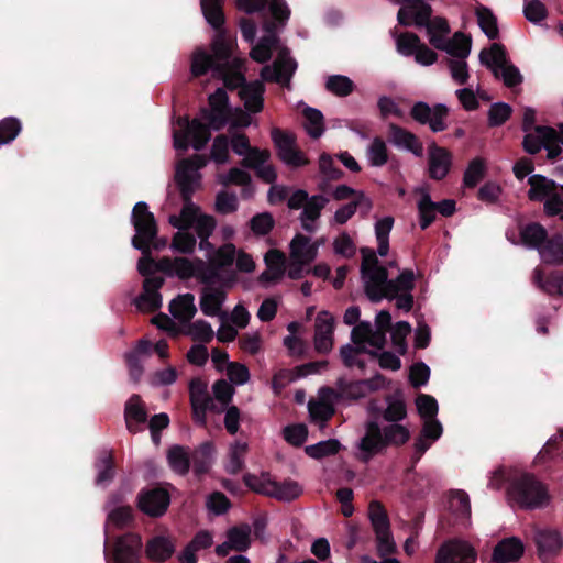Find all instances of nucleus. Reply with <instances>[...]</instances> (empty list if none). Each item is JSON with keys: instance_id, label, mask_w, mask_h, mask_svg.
I'll return each mask as SVG.
<instances>
[{"instance_id": "nucleus-1", "label": "nucleus", "mask_w": 563, "mask_h": 563, "mask_svg": "<svg viewBox=\"0 0 563 563\" xmlns=\"http://www.w3.org/2000/svg\"><path fill=\"white\" fill-rule=\"evenodd\" d=\"M410 439V431L400 423H391L382 428L377 420L365 423V433L360 439L358 460L368 463L374 456L382 454L388 446H401Z\"/></svg>"}, {"instance_id": "nucleus-2", "label": "nucleus", "mask_w": 563, "mask_h": 563, "mask_svg": "<svg viewBox=\"0 0 563 563\" xmlns=\"http://www.w3.org/2000/svg\"><path fill=\"white\" fill-rule=\"evenodd\" d=\"M479 62L492 70L495 78L501 79L507 88H515L523 80L520 70L509 62L506 47L500 43H493L489 49H483Z\"/></svg>"}, {"instance_id": "nucleus-3", "label": "nucleus", "mask_w": 563, "mask_h": 563, "mask_svg": "<svg viewBox=\"0 0 563 563\" xmlns=\"http://www.w3.org/2000/svg\"><path fill=\"white\" fill-rule=\"evenodd\" d=\"M508 493L510 497L525 509L543 507L549 500L547 487L533 475L523 473L515 478Z\"/></svg>"}, {"instance_id": "nucleus-4", "label": "nucleus", "mask_w": 563, "mask_h": 563, "mask_svg": "<svg viewBox=\"0 0 563 563\" xmlns=\"http://www.w3.org/2000/svg\"><path fill=\"white\" fill-rule=\"evenodd\" d=\"M131 222L135 230L131 241L133 247H151V244L158 234V225L146 202L139 201L135 203L131 214Z\"/></svg>"}, {"instance_id": "nucleus-5", "label": "nucleus", "mask_w": 563, "mask_h": 563, "mask_svg": "<svg viewBox=\"0 0 563 563\" xmlns=\"http://www.w3.org/2000/svg\"><path fill=\"white\" fill-rule=\"evenodd\" d=\"M450 113L449 108L443 103H435L430 107L424 101L415 102L410 109V117L419 124L428 125L434 132H442L448 129L445 120Z\"/></svg>"}, {"instance_id": "nucleus-6", "label": "nucleus", "mask_w": 563, "mask_h": 563, "mask_svg": "<svg viewBox=\"0 0 563 563\" xmlns=\"http://www.w3.org/2000/svg\"><path fill=\"white\" fill-rule=\"evenodd\" d=\"M271 136L280 161L294 168L308 165V158L300 150L296 148V137L294 134L287 133L279 128H273Z\"/></svg>"}, {"instance_id": "nucleus-7", "label": "nucleus", "mask_w": 563, "mask_h": 563, "mask_svg": "<svg viewBox=\"0 0 563 563\" xmlns=\"http://www.w3.org/2000/svg\"><path fill=\"white\" fill-rule=\"evenodd\" d=\"M137 508L152 518L162 517L170 504V495L163 487L143 488L139 492Z\"/></svg>"}, {"instance_id": "nucleus-8", "label": "nucleus", "mask_w": 563, "mask_h": 563, "mask_svg": "<svg viewBox=\"0 0 563 563\" xmlns=\"http://www.w3.org/2000/svg\"><path fill=\"white\" fill-rule=\"evenodd\" d=\"M476 559L477 553L468 542L453 539L440 545L435 563H475Z\"/></svg>"}, {"instance_id": "nucleus-9", "label": "nucleus", "mask_w": 563, "mask_h": 563, "mask_svg": "<svg viewBox=\"0 0 563 563\" xmlns=\"http://www.w3.org/2000/svg\"><path fill=\"white\" fill-rule=\"evenodd\" d=\"M142 547V538L139 533L126 532L115 539L112 560L114 563H139Z\"/></svg>"}, {"instance_id": "nucleus-10", "label": "nucleus", "mask_w": 563, "mask_h": 563, "mask_svg": "<svg viewBox=\"0 0 563 563\" xmlns=\"http://www.w3.org/2000/svg\"><path fill=\"white\" fill-rule=\"evenodd\" d=\"M394 3H404L397 13L398 23L402 26L424 24L432 7L423 0H390Z\"/></svg>"}, {"instance_id": "nucleus-11", "label": "nucleus", "mask_w": 563, "mask_h": 563, "mask_svg": "<svg viewBox=\"0 0 563 563\" xmlns=\"http://www.w3.org/2000/svg\"><path fill=\"white\" fill-rule=\"evenodd\" d=\"M296 69L297 62L289 56V51L284 48L274 63V70L272 71L271 68L266 66L262 69L261 76L264 80L276 81L284 86H288Z\"/></svg>"}, {"instance_id": "nucleus-12", "label": "nucleus", "mask_w": 563, "mask_h": 563, "mask_svg": "<svg viewBox=\"0 0 563 563\" xmlns=\"http://www.w3.org/2000/svg\"><path fill=\"white\" fill-rule=\"evenodd\" d=\"M163 277L145 278L143 291L134 299L136 308L144 312H155L162 307V295L159 289L164 286Z\"/></svg>"}, {"instance_id": "nucleus-13", "label": "nucleus", "mask_w": 563, "mask_h": 563, "mask_svg": "<svg viewBox=\"0 0 563 563\" xmlns=\"http://www.w3.org/2000/svg\"><path fill=\"white\" fill-rule=\"evenodd\" d=\"M362 279L364 280V292L373 303H378L386 298L389 279L385 266L372 267L367 275H362Z\"/></svg>"}, {"instance_id": "nucleus-14", "label": "nucleus", "mask_w": 563, "mask_h": 563, "mask_svg": "<svg viewBox=\"0 0 563 563\" xmlns=\"http://www.w3.org/2000/svg\"><path fill=\"white\" fill-rule=\"evenodd\" d=\"M538 556L542 562L556 556L563 547V538L555 529H541L534 534Z\"/></svg>"}, {"instance_id": "nucleus-15", "label": "nucleus", "mask_w": 563, "mask_h": 563, "mask_svg": "<svg viewBox=\"0 0 563 563\" xmlns=\"http://www.w3.org/2000/svg\"><path fill=\"white\" fill-rule=\"evenodd\" d=\"M431 45L446 52L452 57L465 59L471 53L472 40L463 32H455L452 40L432 36Z\"/></svg>"}, {"instance_id": "nucleus-16", "label": "nucleus", "mask_w": 563, "mask_h": 563, "mask_svg": "<svg viewBox=\"0 0 563 563\" xmlns=\"http://www.w3.org/2000/svg\"><path fill=\"white\" fill-rule=\"evenodd\" d=\"M451 153L435 143L429 146V176L434 180H442L451 169Z\"/></svg>"}, {"instance_id": "nucleus-17", "label": "nucleus", "mask_w": 563, "mask_h": 563, "mask_svg": "<svg viewBox=\"0 0 563 563\" xmlns=\"http://www.w3.org/2000/svg\"><path fill=\"white\" fill-rule=\"evenodd\" d=\"M388 135L389 141L394 145L406 148L407 151L415 154L417 157H422L423 145L419 137L412 132L406 130L402 126H399L396 123H389Z\"/></svg>"}, {"instance_id": "nucleus-18", "label": "nucleus", "mask_w": 563, "mask_h": 563, "mask_svg": "<svg viewBox=\"0 0 563 563\" xmlns=\"http://www.w3.org/2000/svg\"><path fill=\"white\" fill-rule=\"evenodd\" d=\"M523 552L525 545L519 538H505L495 545L492 559L495 563L516 562L523 555Z\"/></svg>"}, {"instance_id": "nucleus-19", "label": "nucleus", "mask_w": 563, "mask_h": 563, "mask_svg": "<svg viewBox=\"0 0 563 563\" xmlns=\"http://www.w3.org/2000/svg\"><path fill=\"white\" fill-rule=\"evenodd\" d=\"M124 420L130 433L135 434L143 430L141 424L146 422L147 412L140 395L133 394L125 402Z\"/></svg>"}, {"instance_id": "nucleus-20", "label": "nucleus", "mask_w": 563, "mask_h": 563, "mask_svg": "<svg viewBox=\"0 0 563 563\" xmlns=\"http://www.w3.org/2000/svg\"><path fill=\"white\" fill-rule=\"evenodd\" d=\"M265 86L260 80L246 82L240 90L239 97L250 113H258L264 108Z\"/></svg>"}, {"instance_id": "nucleus-21", "label": "nucleus", "mask_w": 563, "mask_h": 563, "mask_svg": "<svg viewBox=\"0 0 563 563\" xmlns=\"http://www.w3.org/2000/svg\"><path fill=\"white\" fill-rule=\"evenodd\" d=\"M152 350V343L148 340L142 339L140 340L135 347L131 351H128L124 354L125 364L129 368L130 378L137 383L143 375V365L141 357L143 355H148Z\"/></svg>"}, {"instance_id": "nucleus-22", "label": "nucleus", "mask_w": 563, "mask_h": 563, "mask_svg": "<svg viewBox=\"0 0 563 563\" xmlns=\"http://www.w3.org/2000/svg\"><path fill=\"white\" fill-rule=\"evenodd\" d=\"M265 264L267 268L260 275L262 283H276L285 274V255L279 250L273 249L265 254Z\"/></svg>"}, {"instance_id": "nucleus-23", "label": "nucleus", "mask_w": 563, "mask_h": 563, "mask_svg": "<svg viewBox=\"0 0 563 563\" xmlns=\"http://www.w3.org/2000/svg\"><path fill=\"white\" fill-rule=\"evenodd\" d=\"M175 552L173 541L164 536H155L151 538L145 545V554L148 560L163 563L167 561Z\"/></svg>"}, {"instance_id": "nucleus-24", "label": "nucleus", "mask_w": 563, "mask_h": 563, "mask_svg": "<svg viewBox=\"0 0 563 563\" xmlns=\"http://www.w3.org/2000/svg\"><path fill=\"white\" fill-rule=\"evenodd\" d=\"M528 185L530 187L527 192L528 199L534 202H544L560 184L541 174H533L529 176Z\"/></svg>"}, {"instance_id": "nucleus-25", "label": "nucleus", "mask_w": 563, "mask_h": 563, "mask_svg": "<svg viewBox=\"0 0 563 563\" xmlns=\"http://www.w3.org/2000/svg\"><path fill=\"white\" fill-rule=\"evenodd\" d=\"M195 296L190 292L178 295L169 303V312L181 323L190 322L197 312Z\"/></svg>"}, {"instance_id": "nucleus-26", "label": "nucleus", "mask_w": 563, "mask_h": 563, "mask_svg": "<svg viewBox=\"0 0 563 563\" xmlns=\"http://www.w3.org/2000/svg\"><path fill=\"white\" fill-rule=\"evenodd\" d=\"M533 282L541 290H543L545 294H548L550 296H555V295L563 296V272L562 271H553L544 277L543 272L541 269L537 268V269H534V273H533Z\"/></svg>"}, {"instance_id": "nucleus-27", "label": "nucleus", "mask_w": 563, "mask_h": 563, "mask_svg": "<svg viewBox=\"0 0 563 563\" xmlns=\"http://www.w3.org/2000/svg\"><path fill=\"white\" fill-rule=\"evenodd\" d=\"M97 470L96 484L108 485L115 475L114 455L112 450H103L99 453L95 462Z\"/></svg>"}, {"instance_id": "nucleus-28", "label": "nucleus", "mask_w": 563, "mask_h": 563, "mask_svg": "<svg viewBox=\"0 0 563 563\" xmlns=\"http://www.w3.org/2000/svg\"><path fill=\"white\" fill-rule=\"evenodd\" d=\"M222 0H200V7L206 21L216 31H223L225 15Z\"/></svg>"}, {"instance_id": "nucleus-29", "label": "nucleus", "mask_w": 563, "mask_h": 563, "mask_svg": "<svg viewBox=\"0 0 563 563\" xmlns=\"http://www.w3.org/2000/svg\"><path fill=\"white\" fill-rule=\"evenodd\" d=\"M549 235L547 229L539 222H530L520 229V239L529 249L540 252Z\"/></svg>"}, {"instance_id": "nucleus-30", "label": "nucleus", "mask_w": 563, "mask_h": 563, "mask_svg": "<svg viewBox=\"0 0 563 563\" xmlns=\"http://www.w3.org/2000/svg\"><path fill=\"white\" fill-rule=\"evenodd\" d=\"M365 380L349 382L345 378L336 380V389L329 388L335 400H356L365 396Z\"/></svg>"}, {"instance_id": "nucleus-31", "label": "nucleus", "mask_w": 563, "mask_h": 563, "mask_svg": "<svg viewBox=\"0 0 563 563\" xmlns=\"http://www.w3.org/2000/svg\"><path fill=\"white\" fill-rule=\"evenodd\" d=\"M252 528L249 523L235 525L227 530V540L232 545L233 551L245 552L252 543Z\"/></svg>"}, {"instance_id": "nucleus-32", "label": "nucleus", "mask_w": 563, "mask_h": 563, "mask_svg": "<svg viewBox=\"0 0 563 563\" xmlns=\"http://www.w3.org/2000/svg\"><path fill=\"white\" fill-rule=\"evenodd\" d=\"M214 454V445L210 441L201 443L195 449L190 459L194 465V471L197 475H202L209 472Z\"/></svg>"}, {"instance_id": "nucleus-33", "label": "nucleus", "mask_w": 563, "mask_h": 563, "mask_svg": "<svg viewBox=\"0 0 563 563\" xmlns=\"http://www.w3.org/2000/svg\"><path fill=\"white\" fill-rule=\"evenodd\" d=\"M537 133H540L545 141L544 148L548 152V159L555 161L562 154V147L560 143L563 141V136L554 128L548 125H539L534 128Z\"/></svg>"}, {"instance_id": "nucleus-34", "label": "nucleus", "mask_w": 563, "mask_h": 563, "mask_svg": "<svg viewBox=\"0 0 563 563\" xmlns=\"http://www.w3.org/2000/svg\"><path fill=\"white\" fill-rule=\"evenodd\" d=\"M225 294L218 288H206L200 297V309L203 314L214 317L220 313Z\"/></svg>"}, {"instance_id": "nucleus-35", "label": "nucleus", "mask_w": 563, "mask_h": 563, "mask_svg": "<svg viewBox=\"0 0 563 563\" xmlns=\"http://www.w3.org/2000/svg\"><path fill=\"white\" fill-rule=\"evenodd\" d=\"M175 181L183 201H192V196L200 186V175L176 169Z\"/></svg>"}, {"instance_id": "nucleus-36", "label": "nucleus", "mask_w": 563, "mask_h": 563, "mask_svg": "<svg viewBox=\"0 0 563 563\" xmlns=\"http://www.w3.org/2000/svg\"><path fill=\"white\" fill-rule=\"evenodd\" d=\"M416 192L421 195L417 208L419 212V224L421 230L428 229L435 220V202L432 201L429 191L424 188H417Z\"/></svg>"}, {"instance_id": "nucleus-37", "label": "nucleus", "mask_w": 563, "mask_h": 563, "mask_svg": "<svg viewBox=\"0 0 563 563\" xmlns=\"http://www.w3.org/2000/svg\"><path fill=\"white\" fill-rule=\"evenodd\" d=\"M415 289V273L404 269L395 279H389L386 298L393 300L397 294L411 292Z\"/></svg>"}, {"instance_id": "nucleus-38", "label": "nucleus", "mask_w": 563, "mask_h": 563, "mask_svg": "<svg viewBox=\"0 0 563 563\" xmlns=\"http://www.w3.org/2000/svg\"><path fill=\"white\" fill-rule=\"evenodd\" d=\"M179 216H170L169 223L178 230H188L199 218V208L192 201H183Z\"/></svg>"}, {"instance_id": "nucleus-39", "label": "nucleus", "mask_w": 563, "mask_h": 563, "mask_svg": "<svg viewBox=\"0 0 563 563\" xmlns=\"http://www.w3.org/2000/svg\"><path fill=\"white\" fill-rule=\"evenodd\" d=\"M319 169L324 176V179L319 184L321 191H327L328 183L340 180L344 176V172L334 165L332 156L328 153H322L319 158Z\"/></svg>"}, {"instance_id": "nucleus-40", "label": "nucleus", "mask_w": 563, "mask_h": 563, "mask_svg": "<svg viewBox=\"0 0 563 563\" xmlns=\"http://www.w3.org/2000/svg\"><path fill=\"white\" fill-rule=\"evenodd\" d=\"M216 76L221 78L224 87L231 91L240 90L247 82L245 76L234 69L231 63H222L221 66H218Z\"/></svg>"}, {"instance_id": "nucleus-41", "label": "nucleus", "mask_w": 563, "mask_h": 563, "mask_svg": "<svg viewBox=\"0 0 563 563\" xmlns=\"http://www.w3.org/2000/svg\"><path fill=\"white\" fill-rule=\"evenodd\" d=\"M372 208V201L365 194H358L356 199H352L349 203L340 207L334 213V220L338 224L346 223L356 212L357 208Z\"/></svg>"}, {"instance_id": "nucleus-42", "label": "nucleus", "mask_w": 563, "mask_h": 563, "mask_svg": "<svg viewBox=\"0 0 563 563\" xmlns=\"http://www.w3.org/2000/svg\"><path fill=\"white\" fill-rule=\"evenodd\" d=\"M477 23L481 30L489 40L499 37V29L497 25V18L493 11L484 5H478L475 10Z\"/></svg>"}, {"instance_id": "nucleus-43", "label": "nucleus", "mask_w": 563, "mask_h": 563, "mask_svg": "<svg viewBox=\"0 0 563 563\" xmlns=\"http://www.w3.org/2000/svg\"><path fill=\"white\" fill-rule=\"evenodd\" d=\"M302 494V487L298 482L286 479L284 482L273 481L271 497L283 501H291Z\"/></svg>"}, {"instance_id": "nucleus-44", "label": "nucleus", "mask_w": 563, "mask_h": 563, "mask_svg": "<svg viewBox=\"0 0 563 563\" xmlns=\"http://www.w3.org/2000/svg\"><path fill=\"white\" fill-rule=\"evenodd\" d=\"M539 253L547 263L563 264V235L556 233L548 238Z\"/></svg>"}, {"instance_id": "nucleus-45", "label": "nucleus", "mask_w": 563, "mask_h": 563, "mask_svg": "<svg viewBox=\"0 0 563 563\" xmlns=\"http://www.w3.org/2000/svg\"><path fill=\"white\" fill-rule=\"evenodd\" d=\"M167 460L170 468L179 475H186L190 470V455L181 445H173L168 450Z\"/></svg>"}, {"instance_id": "nucleus-46", "label": "nucleus", "mask_w": 563, "mask_h": 563, "mask_svg": "<svg viewBox=\"0 0 563 563\" xmlns=\"http://www.w3.org/2000/svg\"><path fill=\"white\" fill-rule=\"evenodd\" d=\"M305 118V129L311 139H319L324 128V117L322 112L316 108L306 107L302 111Z\"/></svg>"}, {"instance_id": "nucleus-47", "label": "nucleus", "mask_w": 563, "mask_h": 563, "mask_svg": "<svg viewBox=\"0 0 563 563\" xmlns=\"http://www.w3.org/2000/svg\"><path fill=\"white\" fill-rule=\"evenodd\" d=\"M233 42L228 40L225 30L216 32V35L211 43L210 54L219 63H230L233 51Z\"/></svg>"}, {"instance_id": "nucleus-48", "label": "nucleus", "mask_w": 563, "mask_h": 563, "mask_svg": "<svg viewBox=\"0 0 563 563\" xmlns=\"http://www.w3.org/2000/svg\"><path fill=\"white\" fill-rule=\"evenodd\" d=\"M387 407L383 410L382 417L385 421L399 423L407 418V405L401 395L395 398L388 396L386 398Z\"/></svg>"}, {"instance_id": "nucleus-49", "label": "nucleus", "mask_w": 563, "mask_h": 563, "mask_svg": "<svg viewBox=\"0 0 563 563\" xmlns=\"http://www.w3.org/2000/svg\"><path fill=\"white\" fill-rule=\"evenodd\" d=\"M222 63L216 60L210 54L199 51L194 54L191 60V74L195 77H201L206 75L209 70L213 71V75L217 74V67L221 66Z\"/></svg>"}, {"instance_id": "nucleus-50", "label": "nucleus", "mask_w": 563, "mask_h": 563, "mask_svg": "<svg viewBox=\"0 0 563 563\" xmlns=\"http://www.w3.org/2000/svg\"><path fill=\"white\" fill-rule=\"evenodd\" d=\"M368 517L375 533L390 530V522L384 505L373 500L368 506Z\"/></svg>"}, {"instance_id": "nucleus-51", "label": "nucleus", "mask_w": 563, "mask_h": 563, "mask_svg": "<svg viewBox=\"0 0 563 563\" xmlns=\"http://www.w3.org/2000/svg\"><path fill=\"white\" fill-rule=\"evenodd\" d=\"M341 450V443L336 439L320 441L316 444L307 445L305 452L308 456L321 460L336 454Z\"/></svg>"}, {"instance_id": "nucleus-52", "label": "nucleus", "mask_w": 563, "mask_h": 563, "mask_svg": "<svg viewBox=\"0 0 563 563\" xmlns=\"http://www.w3.org/2000/svg\"><path fill=\"white\" fill-rule=\"evenodd\" d=\"M187 133L191 137V145L196 151H201L211 139L209 126L199 119L191 120V126Z\"/></svg>"}, {"instance_id": "nucleus-53", "label": "nucleus", "mask_w": 563, "mask_h": 563, "mask_svg": "<svg viewBox=\"0 0 563 563\" xmlns=\"http://www.w3.org/2000/svg\"><path fill=\"white\" fill-rule=\"evenodd\" d=\"M486 174V165L485 161L481 157H476L472 159L463 176L464 186L467 188H475L481 180L485 177Z\"/></svg>"}, {"instance_id": "nucleus-54", "label": "nucleus", "mask_w": 563, "mask_h": 563, "mask_svg": "<svg viewBox=\"0 0 563 563\" xmlns=\"http://www.w3.org/2000/svg\"><path fill=\"white\" fill-rule=\"evenodd\" d=\"M112 523L118 529H124L133 525L134 511L129 505L117 506L107 516V525Z\"/></svg>"}, {"instance_id": "nucleus-55", "label": "nucleus", "mask_w": 563, "mask_h": 563, "mask_svg": "<svg viewBox=\"0 0 563 563\" xmlns=\"http://www.w3.org/2000/svg\"><path fill=\"white\" fill-rule=\"evenodd\" d=\"M325 89L338 97H347L355 89V84L344 75H331L325 82Z\"/></svg>"}, {"instance_id": "nucleus-56", "label": "nucleus", "mask_w": 563, "mask_h": 563, "mask_svg": "<svg viewBox=\"0 0 563 563\" xmlns=\"http://www.w3.org/2000/svg\"><path fill=\"white\" fill-rule=\"evenodd\" d=\"M200 115L205 121L208 122L207 125L210 130L220 131L230 121L232 111L222 109L210 110L208 108H201Z\"/></svg>"}, {"instance_id": "nucleus-57", "label": "nucleus", "mask_w": 563, "mask_h": 563, "mask_svg": "<svg viewBox=\"0 0 563 563\" xmlns=\"http://www.w3.org/2000/svg\"><path fill=\"white\" fill-rule=\"evenodd\" d=\"M22 131V122L15 117L0 120V146L12 143Z\"/></svg>"}, {"instance_id": "nucleus-58", "label": "nucleus", "mask_w": 563, "mask_h": 563, "mask_svg": "<svg viewBox=\"0 0 563 563\" xmlns=\"http://www.w3.org/2000/svg\"><path fill=\"white\" fill-rule=\"evenodd\" d=\"M413 25L419 29H421V27L427 29L430 43H431L432 36H442V38H446V35L451 31L449 22L445 18L435 16L432 19V13L429 14L424 24H413Z\"/></svg>"}, {"instance_id": "nucleus-59", "label": "nucleus", "mask_w": 563, "mask_h": 563, "mask_svg": "<svg viewBox=\"0 0 563 563\" xmlns=\"http://www.w3.org/2000/svg\"><path fill=\"white\" fill-rule=\"evenodd\" d=\"M367 157L372 166L380 167L388 162V148L384 140L374 137L367 150Z\"/></svg>"}, {"instance_id": "nucleus-60", "label": "nucleus", "mask_w": 563, "mask_h": 563, "mask_svg": "<svg viewBox=\"0 0 563 563\" xmlns=\"http://www.w3.org/2000/svg\"><path fill=\"white\" fill-rule=\"evenodd\" d=\"M243 482L251 490L271 497V489L273 487V479L269 478L268 474H262L261 477L246 473L243 476Z\"/></svg>"}, {"instance_id": "nucleus-61", "label": "nucleus", "mask_w": 563, "mask_h": 563, "mask_svg": "<svg viewBox=\"0 0 563 563\" xmlns=\"http://www.w3.org/2000/svg\"><path fill=\"white\" fill-rule=\"evenodd\" d=\"M512 108L506 102L493 103L488 110V126H500L510 119Z\"/></svg>"}, {"instance_id": "nucleus-62", "label": "nucleus", "mask_w": 563, "mask_h": 563, "mask_svg": "<svg viewBox=\"0 0 563 563\" xmlns=\"http://www.w3.org/2000/svg\"><path fill=\"white\" fill-rule=\"evenodd\" d=\"M247 451V444L236 441L230 449V461L227 465V471L230 474L240 473L245 464H244V455Z\"/></svg>"}, {"instance_id": "nucleus-63", "label": "nucleus", "mask_w": 563, "mask_h": 563, "mask_svg": "<svg viewBox=\"0 0 563 563\" xmlns=\"http://www.w3.org/2000/svg\"><path fill=\"white\" fill-rule=\"evenodd\" d=\"M416 406L423 420L434 419L439 411L437 399L428 394H419L416 398Z\"/></svg>"}, {"instance_id": "nucleus-64", "label": "nucleus", "mask_w": 563, "mask_h": 563, "mask_svg": "<svg viewBox=\"0 0 563 563\" xmlns=\"http://www.w3.org/2000/svg\"><path fill=\"white\" fill-rule=\"evenodd\" d=\"M275 225V220L269 212L256 213L250 220V229L255 235L264 236L268 234Z\"/></svg>"}]
</instances>
